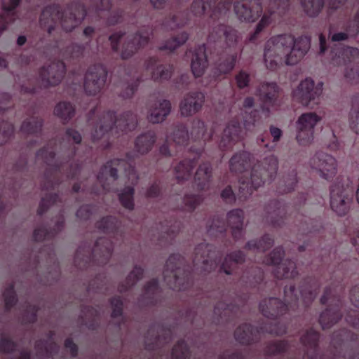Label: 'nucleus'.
Wrapping results in <instances>:
<instances>
[{
  "instance_id": "f03ea898",
  "label": "nucleus",
  "mask_w": 359,
  "mask_h": 359,
  "mask_svg": "<svg viewBox=\"0 0 359 359\" xmlns=\"http://www.w3.org/2000/svg\"><path fill=\"white\" fill-rule=\"evenodd\" d=\"M91 8L87 11L80 2H72L62 11L57 4L46 6L40 17V26L50 34L55 26L59 22L64 30L71 32L83 20L84 17L93 13L95 17L105 18L109 25H115L122 18L123 11L120 9L109 11L110 0H90Z\"/></svg>"
},
{
  "instance_id": "5701e85b",
  "label": "nucleus",
  "mask_w": 359,
  "mask_h": 359,
  "mask_svg": "<svg viewBox=\"0 0 359 359\" xmlns=\"http://www.w3.org/2000/svg\"><path fill=\"white\" fill-rule=\"evenodd\" d=\"M240 118L235 117L224 130L219 147L221 150H229L243 137V130L240 123Z\"/></svg>"
},
{
  "instance_id": "393cba45",
  "label": "nucleus",
  "mask_w": 359,
  "mask_h": 359,
  "mask_svg": "<svg viewBox=\"0 0 359 359\" xmlns=\"http://www.w3.org/2000/svg\"><path fill=\"white\" fill-rule=\"evenodd\" d=\"M205 102V95L201 91H193L186 94L180 104L182 116H191L199 111Z\"/></svg>"
},
{
  "instance_id": "ddd939ff",
  "label": "nucleus",
  "mask_w": 359,
  "mask_h": 359,
  "mask_svg": "<svg viewBox=\"0 0 359 359\" xmlns=\"http://www.w3.org/2000/svg\"><path fill=\"white\" fill-rule=\"evenodd\" d=\"M323 84L321 83L315 85L311 79L306 78L293 91L292 96L295 101L304 106L313 109L320 102Z\"/></svg>"
},
{
  "instance_id": "4be33fe9",
  "label": "nucleus",
  "mask_w": 359,
  "mask_h": 359,
  "mask_svg": "<svg viewBox=\"0 0 359 359\" xmlns=\"http://www.w3.org/2000/svg\"><path fill=\"white\" fill-rule=\"evenodd\" d=\"M233 7L238 18L248 22L256 21L263 13L261 0H237Z\"/></svg>"
},
{
  "instance_id": "bf43d9fd",
  "label": "nucleus",
  "mask_w": 359,
  "mask_h": 359,
  "mask_svg": "<svg viewBox=\"0 0 359 359\" xmlns=\"http://www.w3.org/2000/svg\"><path fill=\"white\" fill-rule=\"evenodd\" d=\"M133 195L134 189L130 186L126 187L118 194V198L122 205L129 210L134 208Z\"/></svg>"
},
{
  "instance_id": "20e7f679",
  "label": "nucleus",
  "mask_w": 359,
  "mask_h": 359,
  "mask_svg": "<svg viewBox=\"0 0 359 359\" xmlns=\"http://www.w3.org/2000/svg\"><path fill=\"white\" fill-rule=\"evenodd\" d=\"M213 246L206 243L199 244L194 250L193 268L185 265L184 258L173 254L166 262L163 278L172 290H185L191 283V270L196 272H210L217 268L218 262L215 258Z\"/></svg>"
},
{
  "instance_id": "a19ab883",
  "label": "nucleus",
  "mask_w": 359,
  "mask_h": 359,
  "mask_svg": "<svg viewBox=\"0 0 359 359\" xmlns=\"http://www.w3.org/2000/svg\"><path fill=\"white\" fill-rule=\"evenodd\" d=\"M196 158L185 159L182 161L175 167V175L179 183L189 180L192 173L193 168L196 164Z\"/></svg>"
},
{
  "instance_id": "423d86ee",
  "label": "nucleus",
  "mask_w": 359,
  "mask_h": 359,
  "mask_svg": "<svg viewBox=\"0 0 359 359\" xmlns=\"http://www.w3.org/2000/svg\"><path fill=\"white\" fill-rule=\"evenodd\" d=\"M310 45V39L306 36L297 39L286 34L273 36L266 41L264 48L266 67L275 70L283 64L294 65L306 55Z\"/></svg>"
},
{
  "instance_id": "72a5a7b5",
  "label": "nucleus",
  "mask_w": 359,
  "mask_h": 359,
  "mask_svg": "<svg viewBox=\"0 0 359 359\" xmlns=\"http://www.w3.org/2000/svg\"><path fill=\"white\" fill-rule=\"evenodd\" d=\"M259 334V330L247 323L239 326L234 333L236 340L243 344H250L257 341Z\"/></svg>"
},
{
  "instance_id": "7ed1b4c3",
  "label": "nucleus",
  "mask_w": 359,
  "mask_h": 359,
  "mask_svg": "<svg viewBox=\"0 0 359 359\" xmlns=\"http://www.w3.org/2000/svg\"><path fill=\"white\" fill-rule=\"evenodd\" d=\"M318 339L319 334L313 329L307 330L301 337L302 344L306 349L302 359H359V337L349 331L343 330L333 334L332 344L335 350L332 358H325V356L319 355ZM292 351V346L285 341L271 342L266 348L267 355L283 354L284 358L296 359V357L290 356Z\"/></svg>"
},
{
  "instance_id": "a211bd4d",
  "label": "nucleus",
  "mask_w": 359,
  "mask_h": 359,
  "mask_svg": "<svg viewBox=\"0 0 359 359\" xmlns=\"http://www.w3.org/2000/svg\"><path fill=\"white\" fill-rule=\"evenodd\" d=\"M330 299L332 300V302H334L335 304L333 306L330 305V307L320 315L319 323L323 329L330 327L341 317V313L339 312V306H341L340 299L336 296L335 291L333 292L332 289L330 287L325 289L320 299V302L325 304H327Z\"/></svg>"
},
{
  "instance_id": "39448f33",
  "label": "nucleus",
  "mask_w": 359,
  "mask_h": 359,
  "mask_svg": "<svg viewBox=\"0 0 359 359\" xmlns=\"http://www.w3.org/2000/svg\"><path fill=\"white\" fill-rule=\"evenodd\" d=\"M250 154L246 151L236 153L229 161V168L233 172H244L239 180L238 198L246 199L254 190L262 186L266 180H272L278 170V160L273 155L264 158L262 162L254 165L249 172Z\"/></svg>"
},
{
  "instance_id": "c03bdc74",
  "label": "nucleus",
  "mask_w": 359,
  "mask_h": 359,
  "mask_svg": "<svg viewBox=\"0 0 359 359\" xmlns=\"http://www.w3.org/2000/svg\"><path fill=\"white\" fill-rule=\"evenodd\" d=\"M180 229V222L176 220L165 221V224H161V231L158 232V240L160 242H168L172 240L174 235Z\"/></svg>"
},
{
  "instance_id": "f257e3e1",
  "label": "nucleus",
  "mask_w": 359,
  "mask_h": 359,
  "mask_svg": "<svg viewBox=\"0 0 359 359\" xmlns=\"http://www.w3.org/2000/svg\"><path fill=\"white\" fill-rule=\"evenodd\" d=\"M81 141L80 133L72 128L66 130L62 140H53L36 154L37 161H42L48 166L46 183L43 189H54L62 182V178L74 179L80 172V165L72 158L76 155L73 144Z\"/></svg>"
},
{
  "instance_id": "49530a36",
  "label": "nucleus",
  "mask_w": 359,
  "mask_h": 359,
  "mask_svg": "<svg viewBox=\"0 0 359 359\" xmlns=\"http://www.w3.org/2000/svg\"><path fill=\"white\" fill-rule=\"evenodd\" d=\"M244 254L241 250L227 255L220 267V270L226 274H231L233 269L244 261Z\"/></svg>"
},
{
  "instance_id": "412c9836",
  "label": "nucleus",
  "mask_w": 359,
  "mask_h": 359,
  "mask_svg": "<svg viewBox=\"0 0 359 359\" xmlns=\"http://www.w3.org/2000/svg\"><path fill=\"white\" fill-rule=\"evenodd\" d=\"M310 165L318 172L320 177L327 181L332 180L337 174V161L332 156L326 153H316L311 158Z\"/></svg>"
},
{
  "instance_id": "7c9ffc66",
  "label": "nucleus",
  "mask_w": 359,
  "mask_h": 359,
  "mask_svg": "<svg viewBox=\"0 0 359 359\" xmlns=\"http://www.w3.org/2000/svg\"><path fill=\"white\" fill-rule=\"evenodd\" d=\"M205 49V44H202L198 46L193 53L191 67L195 77L201 76L208 66Z\"/></svg>"
},
{
  "instance_id": "680f3d73",
  "label": "nucleus",
  "mask_w": 359,
  "mask_h": 359,
  "mask_svg": "<svg viewBox=\"0 0 359 359\" xmlns=\"http://www.w3.org/2000/svg\"><path fill=\"white\" fill-rule=\"evenodd\" d=\"M191 354L187 344L181 340L173 347L171 353V359H190Z\"/></svg>"
},
{
  "instance_id": "4c0bfd02",
  "label": "nucleus",
  "mask_w": 359,
  "mask_h": 359,
  "mask_svg": "<svg viewBox=\"0 0 359 359\" xmlns=\"http://www.w3.org/2000/svg\"><path fill=\"white\" fill-rule=\"evenodd\" d=\"M278 93V86L276 83H263L257 90V95L264 104L274 105Z\"/></svg>"
},
{
  "instance_id": "dca6fc26",
  "label": "nucleus",
  "mask_w": 359,
  "mask_h": 359,
  "mask_svg": "<svg viewBox=\"0 0 359 359\" xmlns=\"http://www.w3.org/2000/svg\"><path fill=\"white\" fill-rule=\"evenodd\" d=\"M283 254L281 247L276 248L263 262L267 265L275 266L273 273L277 278H294L297 274L295 263L292 260H282Z\"/></svg>"
},
{
  "instance_id": "58836bf2",
  "label": "nucleus",
  "mask_w": 359,
  "mask_h": 359,
  "mask_svg": "<svg viewBox=\"0 0 359 359\" xmlns=\"http://www.w3.org/2000/svg\"><path fill=\"white\" fill-rule=\"evenodd\" d=\"M211 172L212 167L210 163L205 162L200 165L194 177V183L198 190L209 189Z\"/></svg>"
},
{
  "instance_id": "8fccbe9b",
  "label": "nucleus",
  "mask_w": 359,
  "mask_h": 359,
  "mask_svg": "<svg viewBox=\"0 0 359 359\" xmlns=\"http://www.w3.org/2000/svg\"><path fill=\"white\" fill-rule=\"evenodd\" d=\"M351 129L359 135V95H355L352 100V107L348 116Z\"/></svg>"
},
{
  "instance_id": "603ef678",
  "label": "nucleus",
  "mask_w": 359,
  "mask_h": 359,
  "mask_svg": "<svg viewBox=\"0 0 359 359\" xmlns=\"http://www.w3.org/2000/svg\"><path fill=\"white\" fill-rule=\"evenodd\" d=\"M189 22L188 14L186 12H180L172 15L165 22V26L170 30L184 27Z\"/></svg>"
},
{
  "instance_id": "1a4fd4ad",
  "label": "nucleus",
  "mask_w": 359,
  "mask_h": 359,
  "mask_svg": "<svg viewBox=\"0 0 359 359\" xmlns=\"http://www.w3.org/2000/svg\"><path fill=\"white\" fill-rule=\"evenodd\" d=\"M212 130L209 131L205 123L200 119L193 121L190 134H189L185 125L177 123L175 126L172 133L165 135V142L160 147L159 152L164 157L170 156L172 155L169 149V145L171 143L177 147H184L191 139L203 145L212 138Z\"/></svg>"
},
{
  "instance_id": "b1692460",
  "label": "nucleus",
  "mask_w": 359,
  "mask_h": 359,
  "mask_svg": "<svg viewBox=\"0 0 359 359\" xmlns=\"http://www.w3.org/2000/svg\"><path fill=\"white\" fill-rule=\"evenodd\" d=\"M65 73V65L61 60L53 62L48 67H43L39 72V79L41 84L48 87L57 85Z\"/></svg>"
},
{
  "instance_id": "bb28decb",
  "label": "nucleus",
  "mask_w": 359,
  "mask_h": 359,
  "mask_svg": "<svg viewBox=\"0 0 359 359\" xmlns=\"http://www.w3.org/2000/svg\"><path fill=\"white\" fill-rule=\"evenodd\" d=\"M287 208V206L278 201H271L265 208L266 221L274 226L282 225Z\"/></svg>"
},
{
  "instance_id": "6e6d98bb",
  "label": "nucleus",
  "mask_w": 359,
  "mask_h": 359,
  "mask_svg": "<svg viewBox=\"0 0 359 359\" xmlns=\"http://www.w3.org/2000/svg\"><path fill=\"white\" fill-rule=\"evenodd\" d=\"M296 175V172L292 170L287 176H284L279 182L277 191L279 194H285L293 190L297 182Z\"/></svg>"
},
{
  "instance_id": "774afa93",
  "label": "nucleus",
  "mask_w": 359,
  "mask_h": 359,
  "mask_svg": "<svg viewBox=\"0 0 359 359\" xmlns=\"http://www.w3.org/2000/svg\"><path fill=\"white\" fill-rule=\"evenodd\" d=\"M13 125L8 122L0 124V144L6 143L13 133Z\"/></svg>"
},
{
  "instance_id": "ea45409f",
  "label": "nucleus",
  "mask_w": 359,
  "mask_h": 359,
  "mask_svg": "<svg viewBox=\"0 0 359 359\" xmlns=\"http://www.w3.org/2000/svg\"><path fill=\"white\" fill-rule=\"evenodd\" d=\"M156 140L154 131H148L139 135L135 142V151L140 154H145L151 150Z\"/></svg>"
},
{
  "instance_id": "c756f323",
  "label": "nucleus",
  "mask_w": 359,
  "mask_h": 359,
  "mask_svg": "<svg viewBox=\"0 0 359 359\" xmlns=\"http://www.w3.org/2000/svg\"><path fill=\"white\" fill-rule=\"evenodd\" d=\"M253 104L254 99L252 97H246L243 102V107L240 109L243 125L247 130H252V128L255 126V123L259 119L260 111L259 110H252Z\"/></svg>"
},
{
  "instance_id": "5fc2aeb1",
  "label": "nucleus",
  "mask_w": 359,
  "mask_h": 359,
  "mask_svg": "<svg viewBox=\"0 0 359 359\" xmlns=\"http://www.w3.org/2000/svg\"><path fill=\"white\" fill-rule=\"evenodd\" d=\"M189 39V34L186 32H181L177 36L172 37L167 40L163 45L159 47L161 50H170L173 51L178 47L181 46Z\"/></svg>"
},
{
  "instance_id": "69168bd1",
  "label": "nucleus",
  "mask_w": 359,
  "mask_h": 359,
  "mask_svg": "<svg viewBox=\"0 0 359 359\" xmlns=\"http://www.w3.org/2000/svg\"><path fill=\"white\" fill-rule=\"evenodd\" d=\"M57 201L60 202V198L57 194H49L43 197L38 209V214L43 215L49 206L55 204Z\"/></svg>"
},
{
  "instance_id": "f3484780",
  "label": "nucleus",
  "mask_w": 359,
  "mask_h": 359,
  "mask_svg": "<svg viewBox=\"0 0 359 359\" xmlns=\"http://www.w3.org/2000/svg\"><path fill=\"white\" fill-rule=\"evenodd\" d=\"M353 199V191L340 182L334 183L330 188V205L339 215H344L348 211Z\"/></svg>"
},
{
  "instance_id": "09e8293b",
  "label": "nucleus",
  "mask_w": 359,
  "mask_h": 359,
  "mask_svg": "<svg viewBox=\"0 0 359 359\" xmlns=\"http://www.w3.org/2000/svg\"><path fill=\"white\" fill-rule=\"evenodd\" d=\"M20 0H9L8 2L3 3V13L0 15V24H1V30L6 27V19L15 20L18 18L15 12V8L18 6Z\"/></svg>"
},
{
  "instance_id": "473e14b6",
  "label": "nucleus",
  "mask_w": 359,
  "mask_h": 359,
  "mask_svg": "<svg viewBox=\"0 0 359 359\" xmlns=\"http://www.w3.org/2000/svg\"><path fill=\"white\" fill-rule=\"evenodd\" d=\"M240 48L233 53H228L225 57H221L215 68L213 79L216 80L219 76L229 73L233 68Z\"/></svg>"
},
{
  "instance_id": "37998d69",
  "label": "nucleus",
  "mask_w": 359,
  "mask_h": 359,
  "mask_svg": "<svg viewBox=\"0 0 359 359\" xmlns=\"http://www.w3.org/2000/svg\"><path fill=\"white\" fill-rule=\"evenodd\" d=\"M43 121L37 116L27 118L22 124L21 132L23 134L32 135L36 139L41 137Z\"/></svg>"
},
{
  "instance_id": "9d476101",
  "label": "nucleus",
  "mask_w": 359,
  "mask_h": 359,
  "mask_svg": "<svg viewBox=\"0 0 359 359\" xmlns=\"http://www.w3.org/2000/svg\"><path fill=\"white\" fill-rule=\"evenodd\" d=\"M137 123V116L131 111L125 112L116 118L114 111H108L99 118L92 133V139L95 142L106 137L108 140L110 134L116 135L118 130L123 133L132 131L136 128Z\"/></svg>"
},
{
  "instance_id": "0eeeda50",
  "label": "nucleus",
  "mask_w": 359,
  "mask_h": 359,
  "mask_svg": "<svg viewBox=\"0 0 359 359\" xmlns=\"http://www.w3.org/2000/svg\"><path fill=\"white\" fill-rule=\"evenodd\" d=\"M318 287V282L313 278L306 280L299 291L293 285L285 286L284 302L276 297L264 299L259 304V310L265 317L275 318L287 310H294L300 304L307 306L316 297Z\"/></svg>"
},
{
  "instance_id": "a18cd8bd",
  "label": "nucleus",
  "mask_w": 359,
  "mask_h": 359,
  "mask_svg": "<svg viewBox=\"0 0 359 359\" xmlns=\"http://www.w3.org/2000/svg\"><path fill=\"white\" fill-rule=\"evenodd\" d=\"M160 292L158 282L156 279L150 280L144 287L142 301L146 304H156Z\"/></svg>"
},
{
  "instance_id": "c85d7f7f",
  "label": "nucleus",
  "mask_w": 359,
  "mask_h": 359,
  "mask_svg": "<svg viewBox=\"0 0 359 359\" xmlns=\"http://www.w3.org/2000/svg\"><path fill=\"white\" fill-rule=\"evenodd\" d=\"M144 65L146 69L151 72V76L154 81L168 80L171 76L172 66L158 65V60L154 57L146 60Z\"/></svg>"
},
{
  "instance_id": "a878e982",
  "label": "nucleus",
  "mask_w": 359,
  "mask_h": 359,
  "mask_svg": "<svg viewBox=\"0 0 359 359\" xmlns=\"http://www.w3.org/2000/svg\"><path fill=\"white\" fill-rule=\"evenodd\" d=\"M0 351L6 354V359H29L30 353L27 349H20L17 345L5 334L0 337Z\"/></svg>"
},
{
  "instance_id": "e2e57ef3",
  "label": "nucleus",
  "mask_w": 359,
  "mask_h": 359,
  "mask_svg": "<svg viewBox=\"0 0 359 359\" xmlns=\"http://www.w3.org/2000/svg\"><path fill=\"white\" fill-rule=\"evenodd\" d=\"M142 275L143 269L140 267L135 266L126 278L125 283L120 286L119 290L121 292L126 291L135 285V283L142 278Z\"/></svg>"
},
{
  "instance_id": "3c124183",
  "label": "nucleus",
  "mask_w": 359,
  "mask_h": 359,
  "mask_svg": "<svg viewBox=\"0 0 359 359\" xmlns=\"http://www.w3.org/2000/svg\"><path fill=\"white\" fill-rule=\"evenodd\" d=\"M37 354L41 357H53L59 350V346L55 343L48 344L47 341H37L35 344Z\"/></svg>"
},
{
  "instance_id": "2f4dec72",
  "label": "nucleus",
  "mask_w": 359,
  "mask_h": 359,
  "mask_svg": "<svg viewBox=\"0 0 359 359\" xmlns=\"http://www.w3.org/2000/svg\"><path fill=\"white\" fill-rule=\"evenodd\" d=\"M226 218L228 226L232 230L233 237L236 240L241 238L243 236V211L241 209L233 210L227 214Z\"/></svg>"
},
{
  "instance_id": "cd10ccee",
  "label": "nucleus",
  "mask_w": 359,
  "mask_h": 359,
  "mask_svg": "<svg viewBox=\"0 0 359 359\" xmlns=\"http://www.w3.org/2000/svg\"><path fill=\"white\" fill-rule=\"evenodd\" d=\"M149 121L153 123H158L163 122L170 114L171 104L167 100H162L149 104Z\"/></svg>"
},
{
  "instance_id": "c9c22d12",
  "label": "nucleus",
  "mask_w": 359,
  "mask_h": 359,
  "mask_svg": "<svg viewBox=\"0 0 359 359\" xmlns=\"http://www.w3.org/2000/svg\"><path fill=\"white\" fill-rule=\"evenodd\" d=\"M97 227L104 233H113V238L118 241L123 237V231L118 222L113 217H107L97 222Z\"/></svg>"
},
{
  "instance_id": "de8ad7c7",
  "label": "nucleus",
  "mask_w": 359,
  "mask_h": 359,
  "mask_svg": "<svg viewBox=\"0 0 359 359\" xmlns=\"http://www.w3.org/2000/svg\"><path fill=\"white\" fill-rule=\"evenodd\" d=\"M204 195L202 193L187 194L183 198L180 207H177L182 211L192 212L203 201Z\"/></svg>"
},
{
  "instance_id": "6e6552de",
  "label": "nucleus",
  "mask_w": 359,
  "mask_h": 359,
  "mask_svg": "<svg viewBox=\"0 0 359 359\" xmlns=\"http://www.w3.org/2000/svg\"><path fill=\"white\" fill-rule=\"evenodd\" d=\"M217 0H194L191 6V13L196 15L205 13L208 9L210 11V22L212 31L208 36L210 42H216L222 36L225 38L229 47H235L238 41V32L231 27L224 25L233 4L232 0H224L214 7Z\"/></svg>"
},
{
  "instance_id": "f704fd0d",
  "label": "nucleus",
  "mask_w": 359,
  "mask_h": 359,
  "mask_svg": "<svg viewBox=\"0 0 359 359\" xmlns=\"http://www.w3.org/2000/svg\"><path fill=\"white\" fill-rule=\"evenodd\" d=\"M263 278V271L257 266H252L250 269L243 272L238 284L247 287H255L262 283Z\"/></svg>"
},
{
  "instance_id": "79ce46f5",
  "label": "nucleus",
  "mask_w": 359,
  "mask_h": 359,
  "mask_svg": "<svg viewBox=\"0 0 359 359\" xmlns=\"http://www.w3.org/2000/svg\"><path fill=\"white\" fill-rule=\"evenodd\" d=\"M101 40L102 39L99 38L95 45H91L88 41L86 42L85 45L74 43L68 48L67 51L72 57H77L84 52L94 53L103 49V47L100 45Z\"/></svg>"
},
{
  "instance_id": "864d4df0",
  "label": "nucleus",
  "mask_w": 359,
  "mask_h": 359,
  "mask_svg": "<svg viewBox=\"0 0 359 359\" xmlns=\"http://www.w3.org/2000/svg\"><path fill=\"white\" fill-rule=\"evenodd\" d=\"M273 241L269 235H265L259 241L252 240L247 243L245 248L249 250L264 252L270 248L273 245Z\"/></svg>"
},
{
  "instance_id": "052dcab7",
  "label": "nucleus",
  "mask_w": 359,
  "mask_h": 359,
  "mask_svg": "<svg viewBox=\"0 0 359 359\" xmlns=\"http://www.w3.org/2000/svg\"><path fill=\"white\" fill-rule=\"evenodd\" d=\"M226 224L219 215L213 217L207 225V232L210 236H217L218 233H223L226 229Z\"/></svg>"
},
{
  "instance_id": "aec40b11",
  "label": "nucleus",
  "mask_w": 359,
  "mask_h": 359,
  "mask_svg": "<svg viewBox=\"0 0 359 359\" xmlns=\"http://www.w3.org/2000/svg\"><path fill=\"white\" fill-rule=\"evenodd\" d=\"M107 72L102 65H95L88 68L84 78L83 88L86 93L95 95L100 93L107 81Z\"/></svg>"
},
{
  "instance_id": "13d9d810",
  "label": "nucleus",
  "mask_w": 359,
  "mask_h": 359,
  "mask_svg": "<svg viewBox=\"0 0 359 359\" xmlns=\"http://www.w3.org/2000/svg\"><path fill=\"white\" fill-rule=\"evenodd\" d=\"M302 6L311 17L317 15L324 6V0H302Z\"/></svg>"
},
{
  "instance_id": "0e129e2a",
  "label": "nucleus",
  "mask_w": 359,
  "mask_h": 359,
  "mask_svg": "<svg viewBox=\"0 0 359 359\" xmlns=\"http://www.w3.org/2000/svg\"><path fill=\"white\" fill-rule=\"evenodd\" d=\"M143 80L139 77L130 79L125 84H123V90L120 95L123 98L131 97L137 90L140 82Z\"/></svg>"
},
{
  "instance_id": "6ab92c4d",
  "label": "nucleus",
  "mask_w": 359,
  "mask_h": 359,
  "mask_svg": "<svg viewBox=\"0 0 359 359\" xmlns=\"http://www.w3.org/2000/svg\"><path fill=\"white\" fill-rule=\"evenodd\" d=\"M152 34L149 27H143L135 34H129L126 36L122 45L121 57L126 60L131 57L140 49L144 48L149 41L150 35Z\"/></svg>"
},
{
  "instance_id": "4468645a",
  "label": "nucleus",
  "mask_w": 359,
  "mask_h": 359,
  "mask_svg": "<svg viewBox=\"0 0 359 359\" xmlns=\"http://www.w3.org/2000/svg\"><path fill=\"white\" fill-rule=\"evenodd\" d=\"M321 121V116L315 112L302 114L296 122V139L299 144H311L314 138L315 128Z\"/></svg>"
},
{
  "instance_id": "f8f14e48",
  "label": "nucleus",
  "mask_w": 359,
  "mask_h": 359,
  "mask_svg": "<svg viewBox=\"0 0 359 359\" xmlns=\"http://www.w3.org/2000/svg\"><path fill=\"white\" fill-rule=\"evenodd\" d=\"M114 249V241L109 238L101 237L98 238L91 250L80 247L75 255V265L79 268H87L90 263L96 264H106L111 256Z\"/></svg>"
},
{
  "instance_id": "2eb2a0df",
  "label": "nucleus",
  "mask_w": 359,
  "mask_h": 359,
  "mask_svg": "<svg viewBox=\"0 0 359 359\" xmlns=\"http://www.w3.org/2000/svg\"><path fill=\"white\" fill-rule=\"evenodd\" d=\"M269 6L257 23L254 32L249 36V41L255 43L259 34L275 19L276 15H281L289 6V0H267Z\"/></svg>"
},
{
  "instance_id": "e433bc0d",
  "label": "nucleus",
  "mask_w": 359,
  "mask_h": 359,
  "mask_svg": "<svg viewBox=\"0 0 359 359\" xmlns=\"http://www.w3.org/2000/svg\"><path fill=\"white\" fill-rule=\"evenodd\" d=\"M64 217L60 214L57 219L55 226L53 229H48L46 226H41L37 227L34 231V238L36 241L43 240H49L52 238L57 232L62 230L64 226Z\"/></svg>"
},
{
  "instance_id": "9b49d317",
  "label": "nucleus",
  "mask_w": 359,
  "mask_h": 359,
  "mask_svg": "<svg viewBox=\"0 0 359 359\" xmlns=\"http://www.w3.org/2000/svg\"><path fill=\"white\" fill-rule=\"evenodd\" d=\"M135 154L129 153L126 159L116 158L108 161L100 170L97 180L103 191H118L116 188L111 187L110 184L117 179V172L123 170L133 184L137 182L138 176L133 165Z\"/></svg>"
},
{
  "instance_id": "4d7b16f0",
  "label": "nucleus",
  "mask_w": 359,
  "mask_h": 359,
  "mask_svg": "<svg viewBox=\"0 0 359 359\" xmlns=\"http://www.w3.org/2000/svg\"><path fill=\"white\" fill-rule=\"evenodd\" d=\"M74 107L67 102L57 104L55 108V114L64 121H68L74 115Z\"/></svg>"
},
{
  "instance_id": "338daca9",
  "label": "nucleus",
  "mask_w": 359,
  "mask_h": 359,
  "mask_svg": "<svg viewBox=\"0 0 359 359\" xmlns=\"http://www.w3.org/2000/svg\"><path fill=\"white\" fill-rule=\"evenodd\" d=\"M226 297L224 294L222 295V300L218 302L215 306L214 313L220 318L225 316L229 312H232L234 310V306L232 303L228 304L225 302Z\"/></svg>"
}]
</instances>
